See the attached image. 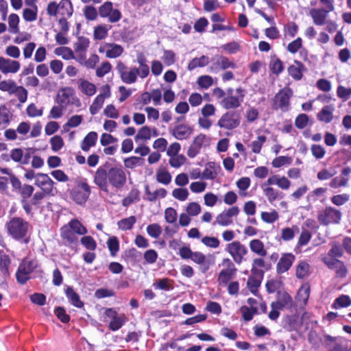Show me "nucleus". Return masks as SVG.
<instances>
[{
    "instance_id": "f257e3e1",
    "label": "nucleus",
    "mask_w": 351,
    "mask_h": 351,
    "mask_svg": "<svg viewBox=\"0 0 351 351\" xmlns=\"http://www.w3.org/2000/svg\"><path fill=\"white\" fill-rule=\"evenodd\" d=\"M126 180V174L122 168L110 167L108 162L100 166L94 176V183L104 191H108V184L117 189L123 188Z\"/></svg>"
},
{
    "instance_id": "f03ea898",
    "label": "nucleus",
    "mask_w": 351,
    "mask_h": 351,
    "mask_svg": "<svg viewBox=\"0 0 351 351\" xmlns=\"http://www.w3.org/2000/svg\"><path fill=\"white\" fill-rule=\"evenodd\" d=\"M29 227V223L21 217H14L7 223L9 234L15 239L24 238Z\"/></svg>"
},
{
    "instance_id": "7ed1b4c3",
    "label": "nucleus",
    "mask_w": 351,
    "mask_h": 351,
    "mask_svg": "<svg viewBox=\"0 0 351 351\" xmlns=\"http://www.w3.org/2000/svg\"><path fill=\"white\" fill-rule=\"evenodd\" d=\"M37 261L34 259L25 258L20 263L16 273V280L24 285L30 279V274L37 267Z\"/></svg>"
},
{
    "instance_id": "20e7f679",
    "label": "nucleus",
    "mask_w": 351,
    "mask_h": 351,
    "mask_svg": "<svg viewBox=\"0 0 351 351\" xmlns=\"http://www.w3.org/2000/svg\"><path fill=\"white\" fill-rule=\"evenodd\" d=\"M241 114L239 111L230 110L223 114L217 121V125L221 128L233 130L241 123Z\"/></svg>"
},
{
    "instance_id": "39448f33",
    "label": "nucleus",
    "mask_w": 351,
    "mask_h": 351,
    "mask_svg": "<svg viewBox=\"0 0 351 351\" xmlns=\"http://www.w3.org/2000/svg\"><path fill=\"white\" fill-rule=\"evenodd\" d=\"M341 215L339 210L328 206L319 213L317 219L323 226H328L330 223L337 224L341 221Z\"/></svg>"
},
{
    "instance_id": "423d86ee",
    "label": "nucleus",
    "mask_w": 351,
    "mask_h": 351,
    "mask_svg": "<svg viewBox=\"0 0 351 351\" xmlns=\"http://www.w3.org/2000/svg\"><path fill=\"white\" fill-rule=\"evenodd\" d=\"M293 96V91L289 88L280 90L274 97L273 108L280 109L282 112H287L290 109V99Z\"/></svg>"
},
{
    "instance_id": "0eeeda50",
    "label": "nucleus",
    "mask_w": 351,
    "mask_h": 351,
    "mask_svg": "<svg viewBox=\"0 0 351 351\" xmlns=\"http://www.w3.org/2000/svg\"><path fill=\"white\" fill-rule=\"evenodd\" d=\"M237 95H227L223 97L220 104L225 109H235L239 108L243 101L245 95V90L242 88L236 89Z\"/></svg>"
},
{
    "instance_id": "6e6552de",
    "label": "nucleus",
    "mask_w": 351,
    "mask_h": 351,
    "mask_svg": "<svg viewBox=\"0 0 351 351\" xmlns=\"http://www.w3.org/2000/svg\"><path fill=\"white\" fill-rule=\"evenodd\" d=\"M90 193V188L86 182L79 183L71 192L73 200L78 204L85 203Z\"/></svg>"
},
{
    "instance_id": "1a4fd4ad",
    "label": "nucleus",
    "mask_w": 351,
    "mask_h": 351,
    "mask_svg": "<svg viewBox=\"0 0 351 351\" xmlns=\"http://www.w3.org/2000/svg\"><path fill=\"white\" fill-rule=\"evenodd\" d=\"M99 14L102 18H108L110 23H116L121 18V13L117 9H113L112 3L110 1L105 2L99 8Z\"/></svg>"
},
{
    "instance_id": "9d476101",
    "label": "nucleus",
    "mask_w": 351,
    "mask_h": 351,
    "mask_svg": "<svg viewBox=\"0 0 351 351\" xmlns=\"http://www.w3.org/2000/svg\"><path fill=\"white\" fill-rule=\"evenodd\" d=\"M226 250L232 256L234 262L238 264L242 262L243 256L247 253V247L238 241L228 244Z\"/></svg>"
},
{
    "instance_id": "9b49d317",
    "label": "nucleus",
    "mask_w": 351,
    "mask_h": 351,
    "mask_svg": "<svg viewBox=\"0 0 351 351\" xmlns=\"http://www.w3.org/2000/svg\"><path fill=\"white\" fill-rule=\"evenodd\" d=\"M239 213V208L238 206H232L227 210H223L216 217V221L214 223H217L222 226H227L232 223V217H236Z\"/></svg>"
},
{
    "instance_id": "f8f14e48",
    "label": "nucleus",
    "mask_w": 351,
    "mask_h": 351,
    "mask_svg": "<svg viewBox=\"0 0 351 351\" xmlns=\"http://www.w3.org/2000/svg\"><path fill=\"white\" fill-rule=\"evenodd\" d=\"M252 276H250L247 282L249 290L253 294H256L258 287L261 286V281L263 278L264 271L257 268L252 267L251 269Z\"/></svg>"
},
{
    "instance_id": "ddd939ff",
    "label": "nucleus",
    "mask_w": 351,
    "mask_h": 351,
    "mask_svg": "<svg viewBox=\"0 0 351 351\" xmlns=\"http://www.w3.org/2000/svg\"><path fill=\"white\" fill-rule=\"evenodd\" d=\"M207 136L205 134H198L193 141L187 150V156L189 158H195L199 154L202 147L205 145Z\"/></svg>"
},
{
    "instance_id": "4468645a",
    "label": "nucleus",
    "mask_w": 351,
    "mask_h": 351,
    "mask_svg": "<svg viewBox=\"0 0 351 351\" xmlns=\"http://www.w3.org/2000/svg\"><path fill=\"white\" fill-rule=\"evenodd\" d=\"M53 181L47 174L39 173L36 176L35 184L40 187L43 193L49 194L53 188Z\"/></svg>"
},
{
    "instance_id": "2eb2a0df",
    "label": "nucleus",
    "mask_w": 351,
    "mask_h": 351,
    "mask_svg": "<svg viewBox=\"0 0 351 351\" xmlns=\"http://www.w3.org/2000/svg\"><path fill=\"white\" fill-rule=\"evenodd\" d=\"M20 67L21 64L19 61L0 57V71L3 73H16L20 69Z\"/></svg>"
},
{
    "instance_id": "dca6fc26",
    "label": "nucleus",
    "mask_w": 351,
    "mask_h": 351,
    "mask_svg": "<svg viewBox=\"0 0 351 351\" xmlns=\"http://www.w3.org/2000/svg\"><path fill=\"white\" fill-rule=\"evenodd\" d=\"M330 11L324 8H312L309 11L313 21L316 25H324L326 23Z\"/></svg>"
},
{
    "instance_id": "f3484780",
    "label": "nucleus",
    "mask_w": 351,
    "mask_h": 351,
    "mask_svg": "<svg viewBox=\"0 0 351 351\" xmlns=\"http://www.w3.org/2000/svg\"><path fill=\"white\" fill-rule=\"evenodd\" d=\"M293 306V300L291 295L283 292L278 294V300L276 302H273L271 304V308H277L282 310L283 308L289 309Z\"/></svg>"
},
{
    "instance_id": "a211bd4d",
    "label": "nucleus",
    "mask_w": 351,
    "mask_h": 351,
    "mask_svg": "<svg viewBox=\"0 0 351 351\" xmlns=\"http://www.w3.org/2000/svg\"><path fill=\"white\" fill-rule=\"evenodd\" d=\"M99 51L102 53L105 52L106 57L109 58H115L121 55L123 49L121 45L114 43H106L102 47H100Z\"/></svg>"
},
{
    "instance_id": "6ab92c4d",
    "label": "nucleus",
    "mask_w": 351,
    "mask_h": 351,
    "mask_svg": "<svg viewBox=\"0 0 351 351\" xmlns=\"http://www.w3.org/2000/svg\"><path fill=\"white\" fill-rule=\"evenodd\" d=\"M295 257L293 254L291 253L284 254L282 257L280 258L277 266H276V271L278 274H283L287 271L293 263L294 262Z\"/></svg>"
},
{
    "instance_id": "aec40b11",
    "label": "nucleus",
    "mask_w": 351,
    "mask_h": 351,
    "mask_svg": "<svg viewBox=\"0 0 351 351\" xmlns=\"http://www.w3.org/2000/svg\"><path fill=\"white\" fill-rule=\"evenodd\" d=\"M193 132L192 127L185 124H180L174 127L171 134L176 139L182 141L189 138Z\"/></svg>"
},
{
    "instance_id": "412c9836",
    "label": "nucleus",
    "mask_w": 351,
    "mask_h": 351,
    "mask_svg": "<svg viewBox=\"0 0 351 351\" xmlns=\"http://www.w3.org/2000/svg\"><path fill=\"white\" fill-rule=\"evenodd\" d=\"M228 68H236V65L233 62L229 60L227 57L220 56L215 58V62L213 64L211 69L219 71V69L225 70Z\"/></svg>"
},
{
    "instance_id": "4be33fe9",
    "label": "nucleus",
    "mask_w": 351,
    "mask_h": 351,
    "mask_svg": "<svg viewBox=\"0 0 351 351\" xmlns=\"http://www.w3.org/2000/svg\"><path fill=\"white\" fill-rule=\"evenodd\" d=\"M11 264V260L8 255L7 254H1L0 256V271L2 274V276L4 278V281L2 282V285H5L7 286V283L5 282L6 279L10 277V271L9 267Z\"/></svg>"
},
{
    "instance_id": "5701e85b",
    "label": "nucleus",
    "mask_w": 351,
    "mask_h": 351,
    "mask_svg": "<svg viewBox=\"0 0 351 351\" xmlns=\"http://www.w3.org/2000/svg\"><path fill=\"white\" fill-rule=\"evenodd\" d=\"M305 70L304 64L298 61L295 60L294 64L288 67L289 74L295 80H300L302 77V71Z\"/></svg>"
},
{
    "instance_id": "b1692460",
    "label": "nucleus",
    "mask_w": 351,
    "mask_h": 351,
    "mask_svg": "<svg viewBox=\"0 0 351 351\" xmlns=\"http://www.w3.org/2000/svg\"><path fill=\"white\" fill-rule=\"evenodd\" d=\"M334 107L331 105L325 106L317 114V119L326 123H330L333 119Z\"/></svg>"
},
{
    "instance_id": "393cba45",
    "label": "nucleus",
    "mask_w": 351,
    "mask_h": 351,
    "mask_svg": "<svg viewBox=\"0 0 351 351\" xmlns=\"http://www.w3.org/2000/svg\"><path fill=\"white\" fill-rule=\"evenodd\" d=\"M97 139V134L95 132H89L84 138L81 148L83 151L87 152L90 147L94 146Z\"/></svg>"
},
{
    "instance_id": "a878e982",
    "label": "nucleus",
    "mask_w": 351,
    "mask_h": 351,
    "mask_svg": "<svg viewBox=\"0 0 351 351\" xmlns=\"http://www.w3.org/2000/svg\"><path fill=\"white\" fill-rule=\"evenodd\" d=\"M66 295L70 302L77 308H82L84 306L83 302L80 300V295L73 290L72 287H67Z\"/></svg>"
},
{
    "instance_id": "bb28decb",
    "label": "nucleus",
    "mask_w": 351,
    "mask_h": 351,
    "mask_svg": "<svg viewBox=\"0 0 351 351\" xmlns=\"http://www.w3.org/2000/svg\"><path fill=\"white\" fill-rule=\"evenodd\" d=\"M61 236L64 241L65 245L76 243L77 241V236L74 231L69 228H64L62 230Z\"/></svg>"
},
{
    "instance_id": "cd10ccee",
    "label": "nucleus",
    "mask_w": 351,
    "mask_h": 351,
    "mask_svg": "<svg viewBox=\"0 0 351 351\" xmlns=\"http://www.w3.org/2000/svg\"><path fill=\"white\" fill-rule=\"evenodd\" d=\"M79 83L80 90L85 95L92 96L96 93V86L93 83L84 79H80Z\"/></svg>"
},
{
    "instance_id": "c85d7f7f",
    "label": "nucleus",
    "mask_w": 351,
    "mask_h": 351,
    "mask_svg": "<svg viewBox=\"0 0 351 351\" xmlns=\"http://www.w3.org/2000/svg\"><path fill=\"white\" fill-rule=\"evenodd\" d=\"M138 73V69L136 67L129 71L121 72V80L126 84H132L136 82Z\"/></svg>"
},
{
    "instance_id": "c756f323",
    "label": "nucleus",
    "mask_w": 351,
    "mask_h": 351,
    "mask_svg": "<svg viewBox=\"0 0 351 351\" xmlns=\"http://www.w3.org/2000/svg\"><path fill=\"white\" fill-rule=\"evenodd\" d=\"M250 250L261 256H265L267 251L264 249L263 243L259 239H253L250 243Z\"/></svg>"
},
{
    "instance_id": "7c9ffc66",
    "label": "nucleus",
    "mask_w": 351,
    "mask_h": 351,
    "mask_svg": "<svg viewBox=\"0 0 351 351\" xmlns=\"http://www.w3.org/2000/svg\"><path fill=\"white\" fill-rule=\"evenodd\" d=\"M282 327L289 332L298 330L299 324L296 317L289 315L286 316L282 321Z\"/></svg>"
},
{
    "instance_id": "2f4dec72",
    "label": "nucleus",
    "mask_w": 351,
    "mask_h": 351,
    "mask_svg": "<svg viewBox=\"0 0 351 351\" xmlns=\"http://www.w3.org/2000/svg\"><path fill=\"white\" fill-rule=\"evenodd\" d=\"M269 69L272 73L278 75L284 70L283 63L275 55L272 56L269 62Z\"/></svg>"
},
{
    "instance_id": "473e14b6",
    "label": "nucleus",
    "mask_w": 351,
    "mask_h": 351,
    "mask_svg": "<svg viewBox=\"0 0 351 351\" xmlns=\"http://www.w3.org/2000/svg\"><path fill=\"white\" fill-rule=\"evenodd\" d=\"M217 171L215 170V162H208L202 174V179L213 180L216 178Z\"/></svg>"
},
{
    "instance_id": "72a5a7b5",
    "label": "nucleus",
    "mask_w": 351,
    "mask_h": 351,
    "mask_svg": "<svg viewBox=\"0 0 351 351\" xmlns=\"http://www.w3.org/2000/svg\"><path fill=\"white\" fill-rule=\"evenodd\" d=\"M139 194L140 192L137 189H132L128 195L123 199L122 205L128 207L132 203L139 201Z\"/></svg>"
},
{
    "instance_id": "f704fd0d",
    "label": "nucleus",
    "mask_w": 351,
    "mask_h": 351,
    "mask_svg": "<svg viewBox=\"0 0 351 351\" xmlns=\"http://www.w3.org/2000/svg\"><path fill=\"white\" fill-rule=\"evenodd\" d=\"M208 58L206 56H202L200 58H193L188 64V69L192 71L197 67H203L208 64Z\"/></svg>"
},
{
    "instance_id": "c9c22d12",
    "label": "nucleus",
    "mask_w": 351,
    "mask_h": 351,
    "mask_svg": "<svg viewBox=\"0 0 351 351\" xmlns=\"http://www.w3.org/2000/svg\"><path fill=\"white\" fill-rule=\"evenodd\" d=\"M351 305V298L346 295H341L335 299L332 304V308H344Z\"/></svg>"
},
{
    "instance_id": "e433bc0d",
    "label": "nucleus",
    "mask_w": 351,
    "mask_h": 351,
    "mask_svg": "<svg viewBox=\"0 0 351 351\" xmlns=\"http://www.w3.org/2000/svg\"><path fill=\"white\" fill-rule=\"evenodd\" d=\"M236 271L221 270L218 276L217 281L219 285L226 286L228 282L234 277Z\"/></svg>"
},
{
    "instance_id": "4c0bfd02",
    "label": "nucleus",
    "mask_w": 351,
    "mask_h": 351,
    "mask_svg": "<svg viewBox=\"0 0 351 351\" xmlns=\"http://www.w3.org/2000/svg\"><path fill=\"white\" fill-rule=\"evenodd\" d=\"M126 322V317L124 314L118 315L112 319L109 323V328L112 331H116L121 328Z\"/></svg>"
},
{
    "instance_id": "58836bf2",
    "label": "nucleus",
    "mask_w": 351,
    "mask_h": 351,
    "mask_svg": "<svg viewBox=\"0 0 351 351\" xmlns=\"http://www.w3.org/2000/svg\"><path fill=\"white\" fill-rule=\"evenodd\" d=\"M123 257L127 261L134 263L139 261L141 257V253L133 247L125 250Z\"/></svg>"
},
{
    "instance_id": "ea45409f",
    "label": "nucleus",
    "mask_w": 351,
    "mask_h": 351,
    "mask_svg": "<svg viewBox=\"0 0 351 351\" xmlns=\"http://www.w3.org/2000/svg\"><path fill=\"white\" fill-rule=\"evenodd\" d=\"M54 53L58 56H61L64 60H70L75 58L73 51L66 47H60L55 49Z\"/></svg>"
},
{
    "instance_id": "a19ab883",
    "label": "nucleus",
    "mask_w": 351,
    "mask_h": 351,
    "mask_svg": "<svg viewBox=\"0 0 351 351\" xmlns=\"http://www.w3.org/2000/svg\"><path fill=\"white\" fill-rule=\"evenodd\" d=\"M144 159L141 157L132 156L124 160V165L126 168L134 169L137 165H143Z\"/></svg>"
},
{
    "instance_id": "79ce46f5",
    "label": "nucleus",
    "mask_w": 351,
    "mask_h": 351,
    "mask_svg": "<svg viewBox=\"0 0 351 351\" xmlns=\"http://www.w3.org/2000/svg\"><path fill=\"white\" fill-rule=\"evenodd\" d=\"M19 17L16 14H11L8 17V24L10 32L16 34L19 32Z\"/></svg>"
},
{
    "instance_id": "37998d69",
    "label": "nucleus",
    "mask_w": 351,
    "mask_h": 351,
    "mask_svg": "<svg viewBox=\"0 0 351 351\" xmlns=\"http://www.w3.org/2000/svg\"><path fill=\"white\" fill-rule=\"evenodd\" d=\"M136 223V217L131 216L128 218L121 219L118 222L119 228L123 230H128L132 228L134 224Z\"/></svg>"
},
{
    "instance_id": "c03bdc74",
    "label": "nucleus",
    "mask_w": 351,
    "mask_h": 351,
    "mask_svg": "<svg viewBox=\"0 0 351 351\" xmlns=\"http://www.w3.org/2000/svg\"><path fill=\"white\" fill-rule=\"evenodd\" d=\"M69 228L73 230L76 235L77 234L82 235L87 232L86 228L77 219L72 220L69 223Z\"/></svg>"
},
{
    "instance_id": "a18cd8bd",
    "label": "nucleus",
    "mask_w": 351,
    "mask_h": 351,
    "mask_svg": "<svg viewBox=\"0 0 351 351\" xmlns=\"http://www.w3.org/2000/svg\"><path fill=\"white\" fill-rule=\"evenodd\" d=\"M309 265L304 261L300 262L296 268V277L299 279H302L307 275Z\"/></svg>"
},
{
    "instance_id": "49530a36",
    "label": "nucleus",
    "mask_w": 351,
    "mask_h": 351,
    "mask_svg": "<svg viewBox=\"0 0 351 351\" xmlns=\"http://www.w3.org/2000/svg\"><path fill=\"white\" fill-rule=\"evenodd\" d=\"M156 180L159 183H162L163 184H168L171 181V176L167 171L159 170L156 173Z\"/></svg>"
},
{
    "instance_id": "de8ad7c7",
    "label": "nucleus",
    "mask_w": 351,
    "mask_h": 351,
    "mask_svg": "<svg viewBox=\"0 0 351 351\" xmlns=\"http://www.w3.org/2000/svg\"><path fill=\"white\" fill-rule=\"evenodd\" d=\"M16 84L12 80H3L0 82V90L7 91L10 94H13V91L16 87Z\"/></svg>"
},
{
    "instance_id": "09e8293b",
    "label": "nucleus",
    "mask_w": 351,
    "mask_h": 351,
    "mask_svg": "<svg viewBox=\"0 0 351 351\" xmlns=\"http://www.w3.org/2000/svg\"><path fill=\"white\" fill-rule=\"evenodd\" d=\"M147 232L151 237L158 239L162 233V228L158 223H152L147 227Z\"/></svg>"
},
{
    "instance_id": "8fccbe9b",
    "label": "nucleus",
    "mask_w": 351,
    "mask_h": 351,
    "mask_svg": "<svg viewBox=\"0 0 351 351\" xmlns=\"http://www.w3.org/2000/svg\"><path fill=\"white\" fill-rule=\"evenodd\" d=\"M348 178L344 177H335L329 183V186L332 189L346 186L348 185Z\"/></svg>"
},
{
    "instance_id": "3c124183",
    "label": "nucleus",
    "mask_w": 351,
    "mask_h": 351,
    "mask_svg": "<svg viewBox=\"0 0 351 351\" xmlns=\"http://www.w3.org/2000/svg\"><path fill=\"white\" fill-rule=\"evenodd\" d=\"M88 46L89 40L84 36H80L77 42L75 44V53H78V51L82 52V51H86Z\"/></svg>"
},
{
    "instance_id": "603ef678",
    "label": "nucleus",
    "mask_w": 351,
    "mask_h": 351,
    "mask_svg": "<svg viewBox=\"0 0 351 351\" xmlns=\"http://www.w3.org/2000/svg\"><path fill=\"white\" fill-rule=\"evenodd\" d=\"M201 210L200 205L197 202H191L186 208V214L191 217L198 215L201 213Z\"/></svg>"
},
{
    "instance_id": "864d4df0",
    "label": "nucleus",
    "mask_w": 351,
    "mask_h": 351,
    "mask_svg": "<svg viewBox=\"0 0 351 351\" xmlns=\"http://www.w3.org/2000/svg\"><path fill=\"white\" fill-rule=\"evenodd\" d=\"M107 245L112 256H115L119 250V243L117 237H110L108 241Z\"/></svg>"
},
{
    "instance_id": "5fc2aeb1",
    "label": "nucleus",
    "mask_w": 351,
    "mask_h": 351,
    "mask_svg": "<svg viewBox=\"0 0 351 351\" xmlns=\"http://www.w3.org/2000/svg\"><path fill=\"white\" fill-rule=\"evenodd\" d=\"M13 94L16 95L21 103L25 102L27 99V90L21 86H16V88L13 91Z\"/></svg>"
},
{
    "instance_id": "6e6d98bb",
    "label": "nucleus",
    "mask_w": 351,
    "mask_h": 351,
    "mask_svg": "<svg viewBox=\"0 0 351 351\" xmlns=\"http://www.w3.org/2000/svg\"><path fill=\"white\" fill-rule=\"evenodd\" d=\"M151 138V130L148 126L142 127L135 136V140H149Z\"/></svg>"
},
{
    "instance_id": "4d7b16f0",
    "label": "nucleus",
    "mask_w": 351,
    "mask_h": 351,
    "mask_svg": "<svg viewBox=\"0 0 351 351\" xmlns=\"http://www.w3.org/2000/svg\"><path fill=\"white\" fill-rule=\"evenodd\" d=\"M172 195L174 198L180 201H184L187 199L189 196V191L186 189L178 188L175 189L172 191Z\"/></svg>"
},
{
    "instance_id": "13d9d810",
    "label": "nucleus",
    "mask_w": 351,
    "mask_h": 351,
    "mask_svg": "<svg viewBox=\"0 0 351 351\" xmlns=\"http://www.w3.org/2000/svg\"><path fill=\"white\" fill-rule=\"evenodd\" d=\"M58 8L59 9L64 10L62 14H66L69 16H71L72 15L73 7L70 1L62 0L58 4Z\"/></svg>"
},
{
    "instance_id": "bf43d9fd",
    "label": "nucleus",
    "mask_w": 351,
    "mask_h": 351,
    "mask_svg": "<svg viewBox=\"0 0 351 351\" xmlns=\"http://www.w3.org/2000/svg\"><path fill=\"white\" fill-rule=\"evenodd\" d=\"M104 102V100L102 99V97L101 95H97L90 107V114L93 115L97 114L102 107Z\"/></svg>"
},
{
    "instance_id": "052dcab7",
    "label": "nucleus",
    "mask_w": 351,
    "mask_h": 351,
    "mask_svg": "<svg viewBox=\"0 0 351 351\" xmlns=\"http://www.w3.org/2000/svg\"><path fill=\"white\" fill-rule=\"evenodd\" d=\"M278 217L279 216H278L277 211H276L274 210L271 213L262 212V213H261L262 220L263 221H265L266 223H274V221L278 220Z\"/></svg>"
},
{
    "instance_id": "680f3d73",
    "label": "nucleus",
    "mask_w": 351,
    "mask_h": 351,
    "mask_svg": "<svg viewBox=\"0 0 351 351\" xmlns=\"http://www.w3.org/2000/svg\"><path fill=\"white\" fill-rule=\"evenodd\" d=\"M108 29L105 25H98L94 29V38L97 40H102L108 35Z\"/></svg>"
},
{
    "instance_id": "e2e57ef3",
    "label": "nucleus",
    "mask_w": 351,
    "mask_h": 351,
    "mask_svg": "<svg viewBox=\"0 0 351 351\" xmlns=\"http://www.w3.org/2000/svg\"><path fill=\"white\" fill-rule=\"evenodd\" d=\"M186 158L184 155H176L171 156L169 164L174 168H178L186 161Z\"/></svg>"
},
{
    "instance_id": "0e129e2a",
    "label": "nucleus",
    "mask_w": 351,
    "mask_h": 351,
    "mask_svg": "<svg viewBox=\"0 0 351 351\" xmlns=\"http://www.w3.org/2000/svg\"><path fill=\"white\" fill-rule=\"evenodd\" d=\"M266 137L263 135L258 136L256 141H254L252 144V151L255 154H259L265 142Z\"/></svg>"
},
{
    "instance_id": "69168bd1",
    "label": "nucleus",
    "mask_w": 351,
    "mask_h": 351,
    "mask_svg": "<svg viewBox=\"0 0 351 351\" xmlns=\"http://www.w3.org/2000/svg\"><path fill=\"white\" fill-rule=\"evenodd\" d=\"M82 244L89 250H95L97 247V243L90 236H85L81 239Z\"/></svg>"
},
{
    "instance_id": "338daca9",
    "label": "nucleus",
    "mask_w": 351,
    "mask_h": 351,
    "mask_svg": "<svg viewBox=\"0 0 351 351\" xmlns=\"http://www.w3.org/2000/svg\"><path fill=\"white\" fill-rule=\"evenodd\" d=\"M34 188L29 184H23L19 190V193L21 195V199L27 200L29 197L33 194Z\"/></svg>"
},
{
    "instance_id": "774afa93",
    "label": "nucleus",
    "mask_w": 351,
    "mask_h": 351,
    "mask_svg": "<svg viewBox=\"0 0 351 351\" xmlns=\"http://www.w3.org/2000/svg\"><path fill=\"white\" fill-rule=\"evenodd\" d=\"M165 218L167 223H173L176 221L177 219V212L171 208H167L165 210Z\"/></svg>"
}]
</instances>
